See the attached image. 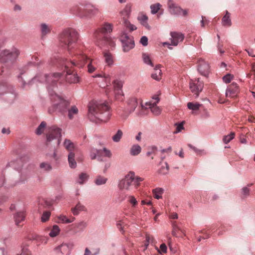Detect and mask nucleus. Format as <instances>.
<instances>
[{
    "label": "nucleus",
    "instance_id": "1",
    "mask_svg": "<svg viewBox=\"0 0 255 255\" xmlns=\"http://www.w3.org/2000/svg\"><path fill=\"white\" fill-rule=\"evenodd\" d=\"M20 70L19 75L18 76V80L19 82H21L23 88H25L26 85H29L30 83L35 81L45 82L46 83L50 98L53 103L52 106L48 110L49 113L58 112L64 114L67 112L70 105V102L57 95L53 91L56 83L60 81L63 77V75L61 73H53L48 75L40 74L32 78L31 81L26 83L24 79V77L26 80H28L25 76L24 75L26 71L23 69Z\"/></svg>",
    "mask_w": 255,
    "mask_h": 255
},
{
    "label": "nucleus",
    "instance_id": "2",
    "mask_svg": "<svg viewBox=\"0 0 255 255\" xmlns=\"http://www.w3.org/2000/svg\"><path fill=\"white\" fill-rule=\"evenodd\" d=\"M88 108V117L91 121L96 122L98 120L106 122L110 118L109 107L105 103L92 101Z\"/></svg>",
    "mask_w": 255,
    "mask_h": 255
},
{
    "label": "nucleus",
    "instance_id": "3",
    "mask_svg": "<svg viewBox=\"0 0 255 255\" xmlns=\"http://www.w3.org/2000/svg\"><path fill=\"white\" fill-rule=\"evenodd\" d=\"M79 38L78 32L72 28L64 29L59 35L60 45L69 52L75 47Z\"/></svg>",
    "mask_w": 255,
    "mask_h": 255
},
{
    "label": "nucleus",
    "instance_id": "4",
    "mask_svg": "<svg viewBox=\"0 0 255 255\" xmlns=\"http://www.w3.org/2000/svg\"><path fill=\"white\" fill-rule=\"evenodd\" d=\"M144 179L139 176H136L133 171H129L125 177L121 179L118 184V187L120 190H129L131 189L132 183L137 188L140 185V183L143 181Z\"/></svg>",
    "mask_w": 255,
    "mask_h": 255
},
{
    "label": "nucleus",
    "instance_id": "5",
    "mask_svg": "<svg viewBox=\"0 0 255 255\" xmlns=\"http://www.w3.org/2000/svg\"><path fill=\"white\" fill-rule=\"evenodd\" d=\"M74 55L75 58L70 61V64L81 68L84 66L86 63H87L88 71L89 73H93L95 71L96 68L94 66V62L88 58L86 55L77 50H76Z\"/></svg>",
    "mask_w": 255,
    "mask_h": 255
},
{
    "label": "nucleus",
    "instance_id": "6",
    "mask_svg": "<svg viewBox=\"0 0 255 255\" xmlns=\"http://www.w3.org/2000/svg\"><path fill=\"white\" fill-rule=\"evenodd\" d=\"M19 54V50L15 47H13L10 50L4 49L0 53V62L6 63L13 61L16 59Z\"/></svg>",
    "mask_w": 255,
    "mask_h": 255
},
{
    "label": "nucleus",
    "instance_id": "7",
    "mask_svg": "<svg viewBox=\"0 0 255 255\" xmlns=\"http://www.w3.org/2000/svg\"><path fill=\"white\" fill-rule=\"evenodd\" d=\"M70 62V61H68L67 60L63 59L57 61V62L60 65L64 66L65 69L67 70V74L65 77L66 81L70 83H77L79 82L80 78L76 73H75L74 72H71L70 70H68L70 66H73L69 64Z\"/></svg>",
    "mask_w": 255,
    "mask_h": 255
},
{
    "label": "nucleus",
    "instance_id": "8",
    "mask_svg": "<svg viewBox=\"0 0 255 255\" xmlns=\"http://www.w3.org/2000/svg\"><path fill=\"white\" fill-rule=\"evenodd\" d=\"M121 41L122 43L123 51L125 52H128L134 47V41L132 36H128L127 33H124L121 35Z\"/></svg>",
    "mask_w": 255,
    "mask_h": 255
},
{
    "label": "nucleus",
    "instance_id": "9",
    "mask_svg": "<svg viewBox=\"0 0 255 255\" xmlns=\"http://www.w3.org/2000/svg\"><path fill=\"white\" fill-rule=\"evenodd\" d=\"M153 100H155V102H146L145 104V105L141 104V107L142 109H149L151 110V112L156 116H158L161 113L160 109L157 106L156 104L159 102V99L157 96H155L152 98Z\"/></svg>",
    "mask_w": 255,
    "mask_h": 255
},
{
    "label": "nucleus",
    "instance_id": "10",
    "mask_svg": "<svg viewBox=\"0 0 255 255\" xmlns=\"http://www.w3.org/2000/svg\"><path fill=\"white\" fill-rule=\"evenodd\" d=\"M203 83L200 80L199 78L190 80V89L196 95V98L198 97L199 93L203 89Z\"/></svg>",
    "mask_w": 255,
    "mask_h": 255
},
{
    "label": "nucleus",
    "instance_id": "11",
    "mask_svg": "<svg viewBox=\"0 0 255 255\" xmlns=\"http://www.w3.org/2000/svg\"><path fill=\"white\" fill-rule=\"evenodd\" d=\"M113 25L111 23H105L102 27L94 33V37L97 40H101V38H104L106 33H110L112 31Z\"/></svg>",
    "mask_w": 255,
    "mask_h": 255
},
{
    "label": "nucleus",
    "instance_id": "12",
    "mask_svg": "<svg viewBox=\"0 0 255 255\" xmlns=\"http://www.w3.org/2000/svg\"><path fill=\"white\" fill-rule=\"evenodd\" d=\"M168 5L169 12L171 14L177 16H185L187 14V10L182 9L180 6L173 3L171 0H169Z\"/></svg>",
    "mask_w": 255,
    "mask_h": 255
},
{
    "label": "nucleus",
    "instance_id": "13",
    "mask_svg": "<svg viewBox=\"0 0 255 255\" xmlns=\"http://www.w3.org/2000/svg\"><path fill=\"white\" fill-rule=\"evenodd\" d=\"M171 38H170L171 43L168 42H164L163 44L177 46L178 43L182 41L184 38V35L182 33L178 32H170Z\"/></svg>",
    "mask_w": 255,
    "mask_h": 255
},
{
    "label": "nucleus",
    "instance_id": "14",
    "mask_svg": "<svg viewBox=\"0 0 255 255\" xmlns=\"http://www.w3.org/2000/svg\"><path fill=\"white\" fill-rule=\"evenodd\" d=\"M61 136V129L56 127L52 126L50 128L49 133L47 135V141L50 142L54 139H58V144H59Z\"/></svg>",
    "mask_w": 255,
    "mask_h": 255
},
{
    "label": "nucleus",
    "instance_id": "15",
    "mask_svg": "<svg viewBox=\"0 0 255 255\" xmlns=\"http://www.w3.org/2000/svg\"><path fill=\"white\" fill-rule=\"evenodd\" d=\"M198 70L202 75L206 76L209 73L210 67L208 63L202 58H199L197 60Z\"/></svg>",
    "mask_w": 255,
    "mask_h": 255
},
{
    "label": "nucleus",
    "instance_id": "16",
    "mask_svg": "<svg viewBox=\"0 0 255 255\" xmlns=\"http://www.w3.org/2000/svg\"><path fill=\"white\" fill-rule=\"evenodd\" d=\"M138 105L137 99L136 98L132 97L128 98L127 101V107L126 112L128 114L133 112Z\"/></svg>",
    "mask_w": 255,
    "mask_h": 255
},
{
    "label": "nucleus",
    "instance_id": "17",
    "mask_svg": "<svg viewBox=\"0 0 255 255\" xmlns=\"http://www.w3.org/2000/svg\"><path fill=\"white\" fill-rule=\"evenodd\" d=\"M98 46L102 47L105 45L109 46L111 48H114L116 46V39L108 36H104L99 41L97 40Z\"/></svg>",
    "mask_w": 255,
    "mask_h": 255
},
{
    "label": "nucleus",
    "instance_id": "18",
    "mask_svg": "<svg viewBox=\"0 0 255 255\" xmlns=\"http://www.w3.org/2000/svg\"><path fill=\"white\" fill-rule=\"evenodd\" d=\"M95 78H101V81H99L100 86L102 88H105L111 84V76L108 74H96L93 76Z\"/></svg>",
    "mask_w": 255,
    "mask_h": 255
},
{
    "label": "nucleus",
    "instance_id": "19",
    "mask_svg": "<svg viewBox=\"0 0 255 255\" xmlns=\"http://www.w3.org/2000/svg\"><path fill=\"white\" fill-rule=\"evenodd\" d=\"M73 247L71 244L63 243L54 249L56 252H60L62 254L68 255L70 254V250Z\"/></svg>",
    "mask_w": 255,
    "mask_h": 255
},
{
    "label": "nucleus",
    "instance_id": "20",
    "mask_svg": "<svg viewBox=\"0 0 255 255\" xmlns=\"http://www.w3.org/2000/svg\"><path fill=\"white\" fill-rule=\"evenodd\" d=\"M238 91V86L236 83H233L226 90V96L228 97H233L236 96Z\"/></svg>",
    "mask_w": 255,
    "mask_h": 255
},
{
    "label": "nucleus",
    "instance_id": "21",
    "mask_svg": "<svg viewBox=\"0 0 255 255\" xmlns=\"http://www.w3.org/2000/svg\"><path fill=\"white\" fill-rule=\"evenodd\" d=\"M115 91V94L119 96H123L122 88L123 86V82L122 80H116L113 83Z\"/></svg>",
    "mask_w": 255,
    "mask_h": 255
},
{
    "label": "nucleus",
    "instance_id": "22",
    "mask_svg": "<svg viewBox=\"0 0 255 255\" xmlns=\"http://www.w3.org/2000/svg\"><path fill=\"white\" fill-rule=\"evenodd\" d=\"M104 61L107 65L112 66L114 63V56L109 51H105L103 52Z\"/></svg>",
    "mask_w": 255,
    "mask_h": 255
},
{
    "label": "nucleus",
    "instance_id": "23",
    "mask_svg": "<svg viewBox=\"0 0 255 255\" xmlns=\"http://www.w3.org/2000/svg\"><path fill=\"white\" fill-rule=\"evenodd\" d=\"M30 240L35 241L37 244V246H39L41 244H46L48 241V238L37 235H33Z\"/></svg>",
    "mask_w": 255,
    "mask_h": 255
},
{
    "label": "nucleus",
    "instance_id": "24",
    "mask_svg": "<svg viewBox=\"0 0 255 255\" xmlns=\"http://www.w3.org/2000/svg\"><path fill=\"white\" fill-rule=\"evenodd\" d=\"M86 211V207L80 202H78L75 206L71 209V212L75 216L78 215L81 212Z\"/></svg>",
    "mask_w": 255,
    "mask_h": 255
},
{
    "label": "nucleus",
    "instance_id": "25",
    "mask_svg": "<svg viewBox=\"0 0 255 255\" xmlns=\"http://www.w3.org/2000/svg\"><path fill=\"white\" fill-rule=\"evenodd\" d=\"M25 214L24 211H19L14 214L13 218L15 224L18 226L19 224L25 220Z\"/></svg>",
    "mask_w": 255,
    "mask_h": 255
},
{
    "label": "nucleus",
    "instance_id": "26",
    "mask_svg": "<svg viewBox=\"0 0 255 255\" xmlns=\"http://www.w3.org/2000/svg\"><path fill=\"white\" fill-rule=\"evenodd\" d=\"M39 167L40 170L43 172H49L53 169L51 163L47 161L41 162Z\"/></svg>",
    "mask_w": 255,
    "mask_h": 255
},
{
    "label": "nucleus",
    "instance_id": "27",
    "mask_svg": "<svg viewBox=\"0 0 255 255\" xmlns=\"http://www.w3.org/2000/svg\"><path fill=\"white\" fill-rule=\"evenodd\" d=\"M128 225V220L126 218L119 220L117 221L116 226L121 232L124 233L125 229Z\"/></svg>",
    "mask_w": 255,
    "mask_h": 255
},
{
    "label": "nucleus",
    "instance_id": "28",
    "mask_svg": "<svg viewBox=\"0 0 255 255\" xmlns=\"http://www.w3.org/2000/svg\"><path fill=\"white\" fill-rule=\"evenodd\" d=\"M161 74L160 65H157L154 69V72L151 74V77L156 81H159L161 79Z\"/></svg>",
    "mask_w": 255,
    "mask_h": 255
},
{
    "label": "nucleus",
    "instance_id": "29",
    "mask_svg": "<svg viewBox=\"0 0 255 255\" xmlns=\"http://www.w3.org/2000/svg\"><path fill=\"white\" fill-rule=\"evenodd\" d=\"M131 12V7L129 5H127L124 9L121 12V15L122 17L123 22L125 21V19H128Z\"/></svg>",
    "mask_w": 255,
    "mask_h": 255
},
{
    "label": "nucleus",
    "instance_id": "30",
    "mask_svg": "<svg viewBox=\"0 0 255 255\" xmlns=\"http://www.w3.org/2000/svg\"><path fill=\"white\" fill-rule=\"evenodd\" d=\"M222 23L223 26L227 27H229L232 25L230 13L227 10L226 11V14L222 18Z\"/></svg>",
    "mask_w": 255,
    "mask_h": 255
},
{
    "label": "nucleus",
    "instance_id": "31",
    "mask_svg": "<svg viewBox=\"0 0 255 255\" xmlns=\"http://www.w3.org/2000/svg\"><path fill=\"white\" fill-rule=\"evenodd\" d=\"M68 161L70 168H75L77 166V163L75 159L74 152H69L68 155Z\"/></svg>",
    "mask_w": 255,
    "mask_h": 255
},
{
    "label": "nucleus",
    "instance_id": "32",
    "mask_svg": "<svg viewBox=\"0 0 255 255\" xmlns=\"http://www.w3.org/2000/svg\"><path fill=\"white\" fill-rule=\"evenodd\" d=\"M63 145L65 149L69 152H74L73 150L75 149V145L73 142L70 139H65L63 142Z\"/></svg>",
    "mask_w": 255,
    "mask_h": 255
},
{
    "label": "nucleus",
    "instance_id": "33",
    "mask_svg": "<svg viewBox=\"0 0 255 255\" xmlns=\"http://www.w3.org/2000/svg\"><path fill=\"white\" fill-rule=\"evenodd\" d=\"M73 226H74L75 233H77L79 231H83L87 226V224L85 222L81 221L73 225Z\"/></svg>",
    "mask_w": 255,
    "mask_h": 255
},
{
    "label": "nucleus",
    "instance_id": "34",
    "mask_svg": "<svg viewBox=\"0 0 255 255\" xmlns=\"http://www.w3.org/2000/svg\"><path fill=\"white\" fill-rule=\"evenodd\" d=\"M141 151V148L138 144H133L131 146L129 153L132 156H137Z\"/></svg>",
    "mask_w": 255,
    "mask_h": 255
},
{
    "label": "nucleus",
    "instance_id": "35",
    "mask_svg": "<svg viewBox=\"0 0 255 255\" xmlns=\"http://www.w3.org/2000/svg\"><path fill=\"white\" fill-rule=\"evenodd\" d=\"M75 218L72 217L71 219H68L66 216L60 215L58 217V222L62 224H69L72 223Z\"/></svg>",
    "mask_w": 255,
    "mask_h": 255
},
{
    "label": "nucleus",
    "instance_id": "36",
    "mask_svg": "<svg viewBox=\"0 0 255 255\" xmlns=\"http://www.w3.org/2000/svg\"><path fill=\"white\" fill-rule=\"evenodd\" d=\"M202 105V104L198 103L189 102L187 103V106L189 110L192 111V113L193 114L196 111H198Z\"/></svg>",
    "mask_w": 255,
    "mask_h": 255
},
{
    "label": "nucleus",
    "instance_id": "37",
    "mask_svg": "<svg viewBox=\"0 0 255 255\" xmlns=\"http://www.w3.org/2000/svg\"><path fill=\"white\" fill-rule=\"evenodd\" d=\"M108 179L101 175H98L96 176L94 180V183L98 186L105 184L107 182Z\"/></svg>",
    "mask_w": 255,
    "mask_h": 255
},
{
    "label": "nucleus",
    "instance_id": "38",
    "mask_svg": "<svg viewBox=\"0 0 255 255\" xmlns=\"http://www.w3.org/2000/svg\"><path fill=\"white\" fill-rule=\"evenodd\" d=\"M68 117L70 119L73 118L74 115H77L78 113V109L76 106H73L70 109L67 110Z\"/></svg>",
    "mask_w": 255,
    "mask_h": 255
},
{
    "label": "nucleus",
    "instance_id": "39",
    "mask_svg": "<svg viewBox=\"0 0 255 255\" xmlns=\"http://www.w3.org/2000/svg\"><path fill=\"white\" fill-rule=\"evenodd\" d=\"M140 23L147 29H150V27L147 23L148 18L145 15H142L140 16H138L137 18Z\"/></svg>",
    "mask_w": 255,
    "mask_h": 255
},
{
    "label": "nucleus",
    "instance_id": "40",
    "mask_svg": "<svg viewBox=\"0 0 255 255\" xmlns=\"http://www.w3.org/2000/svg\"><path fill=\"white\" fill-rule=\"evenodd\" d=\"M142 58L144 64L147 65H149L152 67H153V64L152 62L151 58L148 54L146 53H143L142 54Z\"/></svg>",
    "mask_w": 255,
    "mask_h": 255
},
{
    "label": "nucleus",
    "instance_id": "41",
    "mask_svg": "<svg viewBox=\"0 0 255 255\" xmlns=\"http://www.w3.org/2000/svg\"><path fill=\"white\" fill-rule=\"evenodd\" d=\"M164 190L161 188H156L152 190L154 197L157 199L162 198Z\"/></svg>",
    "mask_w": 255,
    "mask_h": 255
},
{
    "label": "nucleus",
    "instance_id": "42",
    "mask_svg": "<svg viewBox=\"0 0 255 255\" xmlns=\"http://www.w3.org/2000/svg\"><path fill=\"white\" fill-rule=\"evenodd\" d=\"M38 204L45 208H49L52 206L53 203L50 200L42 198L39 199Z\"/></svg>",
    "mask_w": 255,
    "mask_h": 255
},
{
    "label": "nucleus",
    "instance_id": "43",
    "mask_svg": "<svg viewBox=\"0 0 255 255\" xmlns=\"http://www.w3.org/2000/svg\"><path fill=\"white\" fill-rule=\"evenodd\" d=\"M123 135L122 130L118 129L117 132L112 136V138L115 142H119Z\"/></svg>",
    "mask_w": 255,
    "mask_h": 255
},
{
    "label": "nucleus",
    "instance_id": "44",
    "mask_svg": "<svg viewBox=\"0 0 255 255\" xmlns=\"http://www.w3.org/2000/svg\"><path fill=\"white\" fill-rule=\"evenodd\" d=\"M40 27L42 37L45 36L47 34L50 32L51 28L45 23H42L40 25Z\"/></svg>",
    "mask_w": 255,
    "mask_h": 255
},
{
    "label": "nucleus",
    "instance_id": "45",
    "mask_svg": "<svg viewBox=\"0 0 255 255\" xmlns=\"http://www.w3.org/2000/svg\"><path fill=\"white\" fill-rule=\"evenodd\" d=\"M89 176L86 173H81L79 175L77 182L80 184H83L88 179Z\"/></svg>",
    "mask_w": 255,
    "mask_h": 255
},
{
    "label": "nucleus",
    "instance_id": "46",
    "mask_svg": "<svg viewBox=\"0 0 255 255\" xmlns=\"http://www.w3.org/2000/svg\"><path fill=\"white\" fill-rule=\"evenodd\" d=\"M169 171V165L167 162H165L163 164L160 168L158 170V173L162 175H165L168 173Z\"/></svg>",
    "mask_w": 255,
    "mask_h": 255
},
{
    "label": "nucleus",
    "instance_id": "47",
    "mask_svg": "<svg viewBox=\"0 0 255 255\" xmlns=\"http://www.w3.org/2000/svg\"><path fill=\"white\" fill-rule=\"evenodd\" d=\"M60 232L59 228L57 225H54L51 231L50 232L49 235L51 237H55L58 235Z\"/></svg>",
    "mask_w": 255,
    "mask_h": 255
},
{
    "label": "nucleus",
    "instance_id": "48",
    "mask_svg": "<svg viewBox=\"0 0 255 255\" xmlns=\"http://www.w3.org/2000/svg\"><path fill=\"white\" fill-rule=\"evenodd\" d=\"M89 15H94L97 14L99 12V9L95 6L92 5L86 9Z\"/></svg>",
    "mask_w": 255,
    "mask_h": 255
},
{
    "label": "nucleus",
    "instance_id": "49",
    "mask_svg": "<svg viewBox=\"0 0 255 255\" xmlns=\"http://www.w3.org/2000/svg\"><path fill=\"white\" fill-rule=\"evenodd\" d=\"M46 126V123L45 122H42L40 125L38 127V128L36 129V133L38 135L41 134L43 131L44 128Z\"/></svg>",
    "mask_w": 255,
    "mask_h": 255
},
{
    "label": "nucleus",
    "instance_id": "50",
    "mask_svg": "<svg viewBox=\"0 0 255 255\" xmlns=\"http://www.w3.org/2000/svg\"><path fill=\"white\" fill-rule=\"evenodd\" d=\"M123 24H124L125 26H126L127 28H129L130 31L135 30L137 28L135 25L131 24L130 22L128 21V20L127 19H125V21H124Z\"/></svg>",
    "mask_w": 255,
    "mask_h": 255
},
{
    "label": "nucleus",
    "instance_id": "51",
    "mask_svg": "<svg viewBox=\"0 0 255 255\" xmlns=\"http://www.w3.org/2000/svg\"><path fill=\"white\" fill-rule=\"evenodd\" d=\"M234 137V132H231L230 134L224 136L223 138V141L225 144H227L229 143L231 140H232Z\"/></svg>",
    "mask_w": 255,
    "mask_h": 255
},
{
    "label": "nucleus",
    "instance_id": "52",
    "mask_svg": "<svg viewBox=\"0 0 255 255\" xmlns=\"http://www.w3.org/2000/svg\"><path fill=\"white\" fill-rule=\"evenodd\" d=\"M51 215V213L49 211H45L43 213L41 217V221L42 222H47Z\"/></svg>",
    "mask_w": 255,
    "mask_h": 255
},
{
    "label": "nucleus",
    "instance_id": "53",
    "mask_svg": "<svg viewBox=\"0 0 255 255\" xmlns=\"http://www.w3.org/2000/svg\"><path fill=\"white\" fill-rule=\"evenodd\" d=\"M160 6L161 5L159 3L151 5L150 6L151 13L152 14L156 13L160 9Z\"/></svg>",
    "mask_w": 255,
    "mask_h": 255
},
{
    "label": "nucleus",
    "instance_id": "54",
    "mask_svg": "<svg viewBox=\"0 0 255 255\" xmlns=\"http://www.w3.org/2000/svg\"><path fill=\"white\" fill-rule=\"evenodd\" d=\"M7 87L5 83L0 82V96L3 95L6 93Z\"/></svg>",
    "mask_w": 255,
    "mask_h": 255
},
{
    "label": "nucleus",
    "instance_id": "55",
    "mask_svg": "<svg viewBox=\"0 0 255 255\" xmlns=\"http://www.w3.org/2000/svg\"><path fill=\"white\" fill-rule=\"evenodd\" d=\"M233 75L231 74H227L223 77V80L226 83H229L233 79Z\"/></svg>",
    "mask_w": 255,
    "mask_h": 255
},
{
    "label": "nucleus",
    "instance_id": "56",
    "mask_svg": "<svg viewBox=\"0 0 255 255\" xmlns=\"http://www.w3.org/2000/svg\"><path fill=\"white\" fill-rule=\"evenodd\" d=\"M172 234L173 236L177 237V232L180 230L179 228L177 226L175 222L172 223Z\"/></svg>",
    "mask_w": 255,
    "mask_h": 255
},
{
    "label": "nucleus",
    "instance_id": "57",
    "mask_svg": "<svg viewBox=\"0 0 255 255\" xmlns=\"http://www.w3.org/2000/svg\"><path fill=\"white\" fill-rule=\"evenodd\" d=\"M188 146L190 149H192L197 154H200L204 151V150L199 149L197 147L194 146L191 144H189Z\"/></svg>",
    "mask_w": 255,
    "mask_h": 255
},
{
    "label": "nucleus",
    "instance_id": "58",
    "mask_svg": "<svg viewBox=\"0 0 255 255\" xmlns=\"http://www.w3.org/2000/svg\"><path fill=\"white\" fill-rule=\"evenodd\" d=\"M140 43L143 46H146L148 45V38L146 36H143L140 39Z\"/></svg>",
    "mask_w": 255,
    "mask_h": 255
},
{
    "label": "nucleus",
    "instance_id": "59",
    "mask_svg": "<svg viewBox=\"0 0 255 255\" xmlns=\"http://www.w3.org/2000/svg\"><path fill=\"white\" fill-rule=\"evenodd\" d=\"M17 255H31V253L27 248L23 247L22 249L21 253Z\"/></svg>",
    "mask_w": 255,
    "mask_h": 255
},
{
    "label": "nucleus",
    "instance_id": "60",
    "mask_svg": "<svg viewBox=\"0 0 255 255\" xmlns=\"http://www.w3.org/2000/svg\"><path fill=\"white\" fill-rule=\"evenodd\" d=\"M159 254L166 253L167 252V247L164 244H162L160 246V249L158 250Z\"/></svg>",
    "mask_w": 255,
    "mask_h": 255
},
{
    "label": "nucleus",
    "instance_id": "61",
    "mask_svg": "<svg viewBox=\"0 0 255 255\" xmlns=\"http://www.w3.org/2000/svg\"><path fill=\"white\" fill-rule=\"evenodd\" d=\"M250 189L247 187H244L242 189V194L245 197L249 195Z\"/></svg>",
    "mask_w": 255,
    "mask_h": 255
},
{
    "label": "nucleus",
    "instance_id": "62",
    "mask_svg": "<svg viewBox=\"0 0 255 255\" xmlns=\"http://www.w3.org/2000/svg\"><path fill=\"white\" fill-rule=\"evenodd\" d=\"M151 239V238L149 235H146L145 242L144 243V246L145 247V249H147V247L148 246Z\"/></svg>",
    "mask_w": 255,
    "mask_h": 255
},
{
    "label": "nucleus",
    "instance_id": "63",
    "mask_svg": "<svg viewBox=\"0 0 255 255\" xmlns=\"http://www.w3.org/2000/svg\"><path fill=\"white\" fill-rule=\"evenodd\" d=\"M129 202L133 206H135L137 204V200H136L135 197L134 196H129Z\"/></svg>",
    "mask_w": 255,
    "mask_h": 255
},
{
    "label": "nucleus",
    "instance_id": "64",
    "mask_svg": "<svg viewBox=\"0 0 255 255\" xmlns=\"http://www.w3.org/2000/svg\"><path fill=\"white\" fill-rule=\"evenodd\" d=\"M183 128H184L183 125L182 123H180V124L177 125L176 131H174V133H178V132L181 131V130L182 129H183Z\"/></svg>",
    "mask_w": 255,
    "mask_h": 255
}]
</instances>
